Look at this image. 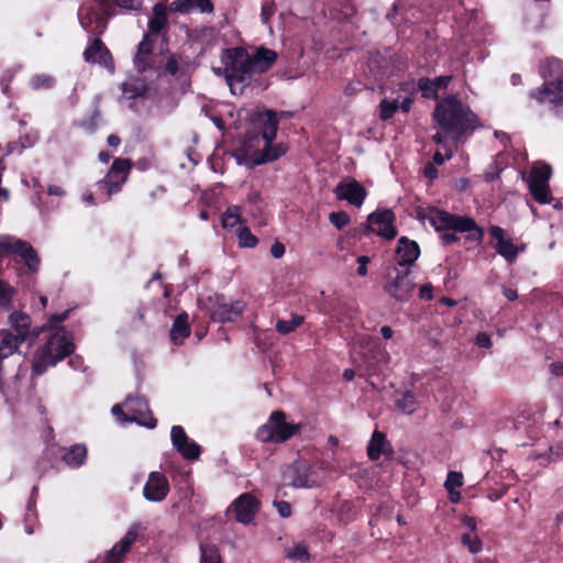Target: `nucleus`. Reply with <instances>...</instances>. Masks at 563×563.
Wrapping results in <instances>:
<instances>
[{"mask_svg":"<svg viewBox=\"0 0 563 563\" xmlns=\"http://www.w3.org/2000/svg\"><path fill=\"white\" fill-rule=\"evenodd\" d=\"M433 119L453 141H459L465 133L474 131L478 123L475 113L455 96L438 102Z\"/></svg>","mask_w":563,"mask_h":563,"instance_id":"f257e3e1","label":"nucleus"},{"mask_svg":"<svg viewBox=\"0 0 563 563\" xmlns=\"http://www.w3.org/2000/svg\"><path fill=\"white\" fill-rule=\"evenodd\" d=\"M257 120L262 123L261 137L264 141L263 148L261 151L252 150L253 142L258 141V135L250 136L243 145L244 155L253 165H261L276 161L287 152V147L283 143H273L278 130L277 112L274 110H266L258 114Z\"/></svg>","mask_w":563,"mask_h":563,"instance_id":"f03ea898","label":"nucleus"},{"mask_svg":"<svg viewBox=\"0 0 563 563\" xmlns=\"http://www.w3.org/2000/svg\"><path fill=\"white\" fill-rule=\"evenodd\" d=\"M427 218L437 231H445L441 238L446 244L459 240L456 232H466L472 241H481L483 238V230L472 218L451 214L435 208L428 211Z\"/></svg>","mask_w":563,"mask_h":563,"instance_id":"7ed1b4c3","label":"nucleus"},{"mask_svg":"<svg viewBox=\"0 0 563 563\" xmlns=\"http://www.w3.org/2000/svg\"><path fill=\"white\" fill-rule=\"evenodd\" d=\"M540 73L543 86L531 90L530 97L555 109L563 108V62L549 58L541 65Z\"/></svg>","mask_w":563,"mask_h":563,"instance_id":"20e7f679","label":"nucleus"},{"mask_svg":"<svg viewBox=\"0 0 563 563\" xmlns=\"http://www.w3.org/2000/svg\"><path fill=\"white\" fill-rule=\"evenodd\" d=\"M299 424L286 421V413L283 410L273 411L266 423L261 426L255 433L256 440L262 443H284L297 434Z\"/></svg>","mask_w":563,"mask_h":563,"instance_id":"39448f33","label":"nucleus"},{"mask_svg":"<svg viewBox=\"0 0 563 563\" xmlns=\"http://www.w3.org/2000/svg\"><path fill=\"white\" fill-rule=\"evenodd\" d=\"M74 343L70 333L64 328H57L41 349L40 362L44 366H53L73 353Z\"/></svg>","mask_w":563,"mask_h":563,"instance_id":"423d86ee","label":"nucleus"},{"mask_svg":"<svg viewBox=\"0 0 563 563\" xmlns=\"http://www.w3.org/2000/svg\"><path fill=\"white\" fill-rule=\"evenodd\" d=\"M255 74L251 56L243 49H234L229 55L225 66V78L232 92H234V85L236 82L249 85Z\"/></svg>","mask_w":563,"mask_h":563,"instance_id":"0eeeda50","label":"nucleus"},{"mask_svg":"<svg viewBox=\"0 0 563 563\" xmlns=\"http://www.w3.org/2000/svg\"><path fill=\"white\" fill-rule=\"evenodd\" d=\"M551 176V166L543 162H537L533 164L529 176L527 177L530 194L539 203L544 205L551 201L549 187Z\"/></svg>","mask_w":563,"mask_h":563,"instance_id":"6e6552de","label":"nucleus"},{"mask_svg":"<svg viewBox=\"0 0 563 563\" xmlns=\"http://www.w3.org/2000/svg\"><path fill=\"white\" fill-rule=\"evenodd\" d=\"M131 167L132 165L126 158H117L113 161L106 177L97 183L98 188L106 192L107 199H110L113 194L121 190L122 185L128 179Z\"/></svg>","mask_w":563,"mask_h":563,"instance_id":"1a4fd4ad","label":"nucleus"},{"mask_svg":"<svg viewBox=\"0 0 563 563\" xmlns=\"http://www.w3.org/2000/svg\"><path fill=\"white\" fill-rule=\"evenodd\" d=\"M98 9L90 7L82 8L79 13L81 26L89 33H102L106 29L107 21L103 15H110V0H96Z\"/></svg>","mask_w":563,"mask_h":563,"instance_id":"9d476101","label":"nucleus"},{"mask_svg":"<svg viewBox=\"0 0 563 563\" xmlns=\"http://www.w3.org/2000/svg\"><path fill=\"white\" fill-rule=\"evenodd\" d=\"M395 276L386 284L385 290L398 301H405L416 287L410 277V267H395Z\"/></svg>","mask_w":563,"mask_h":563,"instance_id":"9b49d317","label":"nucleus"},{"mask_svg":"<svg viewBox=\"0 0 563 563\" xmlns=\"http://www.w3.org/2000/svg\"><path fill=\"white\" fill-rule=\"evenodd\" d=\"M9 329L21 343H32L44 328H33L31 318L22 311H14L8 317Z\"/></svg>","mask_w":563,"mask_h":563,"instance_id":"f8f14e48","label":"nucleus"},{"mask_svg":"<svg viewBox=\"0 0 563 563\" xmlns=\"http://www.w3.org/2000/svg\"><path fill=\"white\" fill-rule=\"evenodd\" d=\"M338 200H346L350 205L360 208L366 196V189L354 178H343L333 189Z\"/></svg>","mask_w":563,"mask_h":563,"instance_id":"ddd939ff","label":"nucleus"},{"mask_svg":"<svg viewBox=\"0 0 563 563\" xmlns=\"http://www.w3.org/2000/svg\"><path fill=\"white\" fill-rule=\"evenodd\" d=\"M170 439L173 446L184 459L196 461L200 457V445L187 435L181 426L172 427Z\"/></svg>","mask_w":563,"mask_h":563,"instance_id":"4468645a","label":"nucleus"},{"mask_svg":"<svg viewBox=\"0 0 563 563\" xmlns=\"http://www.w3.org/2000/svg\"><path fill=\"white\" fill-rule=\"evenodd\" d=\"M395 214L389 209L376 210L367 218L368 230L377 235L391 240L396 236L397 231L394 227Z\"/></svg>","mask_w":563,"mask_h":563,"instance_id":"2eb2a0df","label":"nucleus"},{"mask_svg":"<svg viewBox=\"0 0 563 563\" xmlns=\"http://www.w3.org/2000/svg\"><path fill=\"white\" fill-rule=\"evenodd\" d=\"M170 492L168 478L161 472H151L143 487V496L152 503L163 501Z\"/></svg>","mask_w":563,"mask_h":563,"instance_id":"dca6fc26","label":"nucleus"},{"mask_svg":"<svg viewBox=\"0 0 563 563\" xmlns=\"http://www.w3.org/2000/svg\"><path fill=\"white\" fill-rule=\"evenodd\" d=\"M311 465L306 460L294 461L284 472V479L292 487H312L313 481L310 479Z\"/></svg>","mask_w":563,"mask_h":563,"instance_id":"f3484780","label":"nucleus"},{"mask_svg":"<svg viewBox=\"0 0 563 563\" xmlns=\"http://www.w3.org/2000/svg\"><path fill=\"white\" fill-rule=\"evenodd\" d=\"M260 501L251 493H243L231 504L230 509L235 514L238 522L250 523L258 511Z\"/></svg>","mask_w":563,"mask_h":563,"instance_id":"a211bd4d","label":"nucleus"},{"mask_svg":"<svg viewBox=\"0 0 563 563\" xmlns=\"http://www.w3.org/2000/svg\"><path fill=\"white\" fill-rule=\"evenodd\" d=\"M137 536V527H130L124 537L106 553L103 563H122L124 555L131 550V547L136 541Z\"/></svg>","mask_w":563,"mask_h":563,"instance_id":"6ab92c4d","label":"nucleus"},{"mask_svg":"<svg viewBox=\"0 0 563 563\" xmlns=\"http://www.w3.org/2000/svg\"><path fill=\"white\" fill-rule=\"evenodd\" d=\"M124 407L133 415L131 418H129L130 420H137L140 424L148 429H154L156 427L157 420L153 416H150L144 420L139 419L137 417L148 411L147 400L143 396L139 395L137 393L135 395H129L125 398Z\"/></svg>","mask_w":563,"mask_h":563,"instance_id":"aec40b11","label":"nucleus"},{"mask_svg":"<svg viewBox=\"0 0 563 563\" xmlns=\"http://www.w3.org/2000/svg\"><path fill=\"white\" fill-rule=\"evenodd\" d=\"M245 303L241 300L234 302H227L219 299L211 311V318L217 322H232L235 321L243 312Z\"/></svg>","mask_w":563,"mask_h":563,"instance_id":"412c9836","label":"nucleus"},{"mask_svg":"<svg viewBox=\"0 0 563 563\" xmlns=\"http://www.w3.org/2000/svg\"><path fill=\"white\" fill-rule=\"evenodd\" d=\"M353 350L365 364L372 365L377 360L379 342L377 339L368 335H357L354 340Z\"/></svg>","mask_w":563,"mask_h":563,"instance_id":"4be33fe9","label":"nucleus"},{"mask_svg":"<svg viewBox=\"0 0 563 563\" xmlns=\"http://www.w3.org/2000/svg\"><path fill=\"white\" fill-rule=\"evenodd\" d=\"M420 389H395L394 404L397 410L412 415L420 407Z\"/></svg>","mask_w":563,"mask_h":563,"instance_id":"5701e85b","label":"nucleus"},{"mask_svg":"<svg viewBox=\"0 0 563 563\" xmlns=\"http://www.w3.org/2000/svg\"><path fill=\"white\" fill-rule=\"evenodd\" d=\"M84 58L87 63H98L111 71L114 70L112 56L100 38H95L85 49Z\"/></svg>","mask_w":563,"mask_h":563,"instance_id":"b1692460","label":"nucleus"},{"mask_svg":"<svg viewBox=\"0 0 563 563\" xmlns=\"http://www.w3.org/2000/svg\"><path fill=\"white\" fill-rule=\"evenodd\" d=\"M134 66L139 73H144L155 67L153 41L150 34H144L143 40L137 45V51L134 56Z\"/></svg>","mask_w":563,"mask_h":563,"instance_id":"393cba45","label":"nucleus"},{"mask_svg":"<svg viewBox=\"0 0 563 563\" xmlns=\"http://www.w3.org/2000/svg\"><path fill=\"white\" fill-rule=\"evenodd\" d=\"M489 233L494 240H496V252L501 255L509 263L515 262L519 251L518 247L511 242V240L505 239V231L503 228L492 225Z\"/></svg>","mask_w":563,"mask_h":563,"instance_id":"a878e982","label":"nucleus"},{"mask_svg":"<svg viewBox=\"0 0 563 563\" xmlns=\"http://www.w3.org/2000/svg\"><path fill=\"white\" fill-rule=\"evenodd\" d=\"M420 255V249L417 242L402 236L398 241L397 266L409 267Z\"/></svg>","mask_w":563,"mask_h":563,"instance_id":"bb28decb","label":"nucleus"},{"mask_svg":"<svg viewBox=\"0 0 563 563\" xmlns=\"http://www.w3.org/2000/svg\"><path fill=\"white\" fill-rule=\"evenodd\" d=\"M169 10L178 13L197 11L211 14L214 11V7L211 0H174L169 5Z\"/></svg>","mask_w":563,"mask_h":563,"instance_id":"cd10ccee","label":"nucleus"},{"mask_svg":"<svg viewBox=\"0 0 563 563\" xmlns=\"http://www.w3.org/2000/svg\"><path fill=\"white\" fill-rule=\"evenodd\" d=\"M169 335L175 344H181L190 335L189 316L186 312L175 318Z\"/></svg>","mask_w":563,"mask_h":563,"instance_id":"c85d7f7f","label":"nucleus"},{"mask_svg":"<svg viewBox=\"0 0 563 563\" xmlns=\"http://www.w3.org/2000/svg\"><path fill=\"white\" fill-rule=\"evenodd\" d=\"M29 250H34L33 246L22 240L14 238H3L0 240V255L4 252H12L24 258L29 254Z\"/></svg>","mask_w":563,"mask_h":563,"instance_id":"c756f323","label":"nucleus"},{"mask_svg":"<svg viewBox=\"0 0 563 563\" xmlns=\"http://www.w3.org/2000/svg\"><path fill=\"white\" fill-rule=\"evenodd\" d=\"M87 459V448L85 444H74L71 445L62 456V460L70 467V468H79L85 464Z\"/></svg>","mask_w":563,"mask_h":563,"instance_id":"7c9ffc66","label":"nucleus"},{"mask_svg":"<svg viewBox=\"0 0 563 563\" xmlns=\"http://www.w3.org/2000/svg\"><path fill=\"white\" fill-rule=\"evenodd\" d=\"M147 90L144 79L131 77L122 84V95L125 99L133 100L143 97Z\"/></svg>","mask_w":563,"mask_h":563,"instance_id":"2f4dec72","label":"nucleus"},{"mask_svg":"<svg viewBox=\"0 0 563 563\" xmlns=\"http://www.w3.org/2000/svg\"><path fill=\"white\" fill-rule=\"evenodd\" d=\"M276 53L272 49L263 47L257 49L256 53L253 56H251L255 73L260 74L267 70L276 60Z\"/></svg>","mask_w":563,"mask_h":563,"instance_id":"473e14b6","label":"nucleus"},{"mask_svg":"<svg viewBox=\"0 0 563 563\" xmlns=\"http://www.w3.org/2000/svg\"><path fill=\"white\" fill-rule=\"evenodd\" d=\"M22 343L13 335L12 331H0V363L18 352Z\"/></svg>","mask_w":563,"mask_h":563,"instance_id":"72a5a7b5","label":"nucleus"},{"mask_svg":"<svg viewBox=\"0 0 563 563\" xmlns=\"http://www.w3.org/2000/svg\"><path fill=\"white\" fill-rule=\"evenodd\" d=\"M387 444V437L384 432L375 430L367 444V456L371 461H377L382 456L383 448Z\"/></svg>","mask_w":563,"mask_h":563,"instance_id":"f704fd0d","label":"nucleus"},{"mask_svg":"<svg viewBox=\"0 0 563 563\" xmlns=\"http://www.w3.org/2000/svg\"><path fill=\"white\" fill-rule=\"evenodd\" d=\"M167 25V10L162 3H156L153 8V16L148 21L150 32L159 33Z\"/></svg>","mask_w":563,"mask_h":563,"instance_id":"c9c22d12","label":"nucleus"},{"mask_svg":"<svg viewBox=\"0 0 563 563\" xmlns=\"http://www.w3.org/2000/svg\"><path fill=\"white\" fill-rule=\"evenodd\" d=\"M200 550V563H222V556L218 545L212 543L201 542L199 545Z\"/></svg>","mask_w":563,"mask_h":563,"instance_id":"e433bc0d","label":"nucleus"},{"mask_svg":"<svg viewBox=\"0 0 563 563\" xmlns=\"http://www.w3.org/2000/svg\"><path fill=\"white\" fill-rule=\"evenodd\" d=\"M305 321V318L299 314H291L290 320H278L276 322V331L280 334H289L299 328Z\"/></svg>","mask_w":563,"mask_h":563,"instance_id":"4c0bfd02","label":"nucleus"},{"mask_svg":"<svg viewBox=\"0 0 563 563\" xmlns=\"http://www.w3.org/2000/svg\"><path fill=\"white\" fill-rule=\"evenodd\" d=\"M241 211L239 206H230L222 214V227L232 229L241 223Z\"/></svg>","mask_w":563,"mask_h":563,"instance_id":"58836bf2","label":"nucleus"},{"mask_svg":"<svg viewBox=\"0 0 563 563\" xmlns=\"http://www.w3.org/2000/svg\"><path fill=\"white\" fill-rule=\"evenodd\" d=\"M30 84L34 90H47L55 85V78L47 74H37L31 78Z\"/></svg>","mask_w":563,"mask_h":563,"instance_id":"ea45409f","label":"nucleus"},{"mask_svg":"<svg viewBox=\"0 0 563 563\" xmlns=\"http://www.w3.org/2000/svg\"><path fill=\"white\" fill-rule=\"evenodd\" d=\"M286 558L300 561L301 563H307L310 560V554L308 548L305 544L299 543L287 550Z\"/></svg>","mask_w":563,"mask_h":563,"instance_id":"a19ab883","label":"nucleus"},{"mask_svg":"<svg viewBox=\"0 0 563 563\" xmlns=\"http://www.w3.org/2000/svg\"><path fill=\"white\" fill-rule=\"evenodd\" d=\"M339 519L345 523L356 519L357 510L352 501H343L339 508Z\"/></svg>","mask_w":563,"mask_h":563,"instance_id":"79ce46f5","label":"nucleus"},{"mask_svg":"<svg viewBox=\"0 0 563 563\" xmlns=\"http://www.w3.org/2000/svg\"><path fill=\"white\" fill-rule=\"evenodd\" d=\"M461 542L468 549L472 554H477L483 549V542L478 537H473L471 533H463Z\"/></svg>","mask_w":563,"mask_h":563,"instance_id":"37998d69","label":"nucleus"},{"mask_svg":"<svg viewBox=\"0 0 563 563\" xmlns=\"http://www.w3.org/2000/svg\"><path fill=\"white\" fill-rule=\"evenodd\" d=\"M398 109L399 103L397 100L389 101L387 99H383L379 103V118L386 121L390 119Z\"/></svg>","mask_w":563,"mask_h":563,"instance_id":"c03bdc74","label":"nucleus"},{"mask_svg":"<svg viewBox=\"0 0 563 563\" xmlns=\"http://www.w3.org/2000/svg\"><path fill=\"white\" fill-rule=\"evenodd\" d=\"M418 88L420 89L422 97L437 99L438 89L435 82L429 78H420L418 81Z\"/></svg>","mask_w":563,"mask_h":563,"instance_id":"a18cd8bd","label":"nucleus"},{"mask_svg":"<svg viewBox=\"0 0 563 563\" xmlns=\"http://www.w3.org/2000/svg\"><path fill=\"white\" fill-rule=\"evenodd\" d=\"M238 238L239 245L242 247H254L257 244V239L246 227H243L239 230Z\"/></svg>","mask_w":563,"mask_h":563,"instance_id":"49530a36","label":"nucleus"},{"mask_svg":"<svg viewBox=\"0 0 563 563\" xmlns=\"http://www.w3.org/2000/svg\"><path fill=\"white\" fill-rule=\"evenodd\" d=\"M464 482H463V474L460 473V472H455V471H450L448 473V476H446V481L444 483V487L446 488V490L453 495V489L455 487H461L463 486Z\"/></svg>","mask_w":563,"mask_h":563,"instance_id":"de8ad7c7","label":"nucleus"},{"mask_svg":"<svg viewBox=\"0 0 563 563\" xmlns=\"http://www.w3.org/2000/svg\"><path fill=\"white\" fill-rule=\"evenodd\" d=\"M329 220L336 229L341 230L350 222V217L344 211L331 212Z\"/></svg>","mask_w":563,"mask_h":563,"instance_id":"09e8293b","label":"nucleus"},{"mask_svg":"<svg viewBox=\"0 0 563 563\" xmlns=\"http://www.w3.org/2000/svg\"><path fill=\"white\" fill-rule=\"evenodd\" d=\"M22 260L24 261L30 272L35 273L38 271L41 261L35 250H29V254Z\"/></svg>","mask_w":563,"mask_h":563,"instance_id":"8fccbe9b","label":"nucleus"},{"mask_svg":"<svg viewBox=\"0 0 563 563\" xmlns=\"http://www.w3.org/2000/svg\"><path fill=\"white\" fill-rule=\"evenodd\" d=\"M12 294H13V289L4 282H0V306L1 307H7L10 303Z\"/></svg>","mask_w":563,"mask_h":563,"instance_id":"3c124183","label":"nucleus"},{"mask_svg":"<svg viewBox=\"0 0 563 563\" xmlns=\"http://www.w3.org/2000/svg\"><path fill=\"white\" fill-rule=\"evenodd\" d=\"M274 506L282 518H289L291 516V505L286 500H276Z\"/></svg>","mask_w":563,"mask_h":563,"instance_id":"603ef678","label":"nucleus"},{"mask_svg":"<svg viewBox=\"0 0 563 563\" xmlns=\"http://www.w3.org/2000/svg\"><path fill=\"white\" fill-rule=\"evenodd\" d=\"M432 140L442 146V148L444 150V152H446V157L448 158H451L452 155H453V148L444 141V137L443 135L438 132L435 133L433 136H432Z\"/></svg>","mask_w":563,"mask_h":563,"instance_id":"864d4df0","label":"nucleus"},{"mask_svg":"<svg viewBox=\"0 0 563 563\" xmlns=\"http://www.w3.org/2000/svg\"><path fill=\"white\" fill-rule=\"evenodd\" d=\"M115 4L126 10H139L142 5V0H114Z\"/></svg>","mask_w":563,"mask_h":563,"instance_id":"5fc2aeb1","label":"nucleus"},{"mask_svg":"<svg viewBox=\"0 0 563 563\" xmlns=\"http://www.w3.org/2000/svg\"><path fill=\"white\" fill-rule=\"evenodd\" d=\"M476 344L483 349H489L492 346L490 336L485 332H479L476 335Z\"/></svg>","mask_w":563,"mask_h":563,"instance_id":"6e6d98bb","label":"nucleus"},{"mask_svg":"<svg viewBox=\"0 0 563 563\" xmlns=\"http://www.w3.org/2000/svg\"><path fill=\"white\" fill-rule=\"evenodd\" d=\"M432 291H433L432 285L424 284L419 289V296L421 299L431 300L433 298Z\"/></svg>","mask_w":563,"mask_h":563,"instance_id":"4d7b16f0","label":"nucleus"},{"mask_svg":"<svg viewBox=\"0 0 563 563\" xmlns=\"http://www.w3.org/2000/svg\"><path fill=\"white\" fill-rule=\"evenodd\" d=\"M271 254L274 258H280L285 254L284 244L276 242L271 247Z\"/></svg>","mask_w":563,"mask_h":563,"instance_id":"13d9d810","label":"nucleus"},{"mask_svg":"<svg viewBox=\"0 0 563 563\" xmlns=\"http://www.w3.org/2000/svg\"><path fill=\"white\" fill-rule=\"evenodd\" d=\"M369 262V257L368 256H360L357 258V263H358V268H357V274L361 275V276H365L367 274V263Z\"/></svg>","mask_w":563,"mask_h":563,"instance_id":"bf43d9fd","label":"nucleus"},{"mask_svg":"<svg viewBox=\"0 0 563 563\" xmlns=\"http://www.w3.org/2000/svg\"><path fill=\"white\" fill-rule=\"evenodd\" d=\"M274 14L273 7L271 4H264L262 7V20L264 23H267V21L271 19V16Z\"/></svg>","mask_w":563,"mask_h":563,"instance_id":"052dcab7","label":"nucleus"},{"mask_svg":"<svg viewBox=\"0 0 563 563\" xmlns=\"http://www.w3.org/2000/svg\"><path fill=\"white\" fill-rule=\"evenodd\" d=\"M452 77L451 76H440L438 78H435L433 81L435 82V87L437 89H441V88H445L449 82L451 81Z\"/></svg>","mask_w":563,"mask_h":563,"instance_id":"680f3d73","label":"nucleus"},{"mask_svg":"<svg viewBox=\"0 0 563 563\" xmlns=\"http://www.w3.org/2000/svg\"><path fill=\"white\" fill-rule=\"evenodd\" d=\"M68 313H69V311H64L58 314H53L51 318V325L55 327L57 323H60L64 320H66L68 318Z\"/></svg>","mask_w":563,"mask_h":563,"instance_id":"e2e57ef3","label":"nucleus"},{"mask_svg":"<svg viewBox=\"0 0 563 563\" xmlns=\"http://www.w3.org/2000/svg\"><path fill=\"white\" fill-rule=\"evenodd\" d=\"M166 70L170 74V75H175L178 70V64L177 62L174 59V58H169L166 63Z\"/></svg>","mask_w":563,"mask_h":563,"instance_id":"0e129e2a","label":"nucleus"},{"mask_svg":"<svg viewBox=\"0 0 563 563\" xmlns=\"http://www.w3.org/2000/svg\"><path fill=\"white\" fill-rule=\"evenodd\" d=\"M503 294H504V296H505L509 301H514V300H516V299L518 298L517 290L511 289V288L504 287V288H503Z\"/></svg>","mask_w":563,"mask_h":563,"instance_id":"69168bd1","label":"nucleus"},{"mask_svg":"<svg viewBox=\"0 0 563 563\" xmlns=\"http://www.w3.org/2000/svg\"><path fill=\"white\" fill-rule=\"evenodd\" d=\"M47 192L51 196H63L64 189L59 186L51 185V186H48Z\"/></svg>","mask_w":563,"mask_h":563,"instance_id":"338daca9","label":"nucleus"},{"mask_svg":"<svg viewBox=\"0 0 563 563\" xmlns=\"http://www.w3.org/2000/svg\"><path fill=\"white\" fill-rule=\"evenodd\" d=\"M445 159H449L446 157V153L445 154H442L440 151H437L433 155V162L437 164V165H442Z\"/></svg>","mask_w":563,"mask_h":563,"instance_id":"774afa93","label":"nucleus"}]
</instances>
